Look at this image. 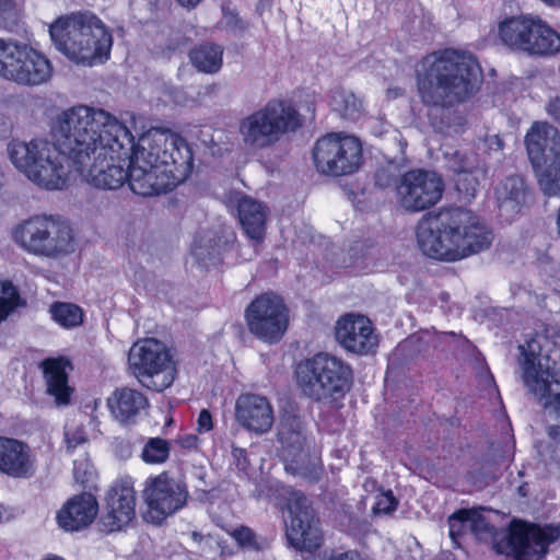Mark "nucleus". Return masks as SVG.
I'll list each match as a JSON object with an SVG mask.
<instances>
[{"label":"nucleus","mask_w":560,"mask_h":560,"mask_svg":"<svg viewBox=\"0 0 560 560\" xmlns=\"http://www.w3.org/2000/svg\"><path fill=\"white\" fill-rule=\"evenodd\" d=\"M54 143L35 138L13 139L8 154L31 183L46 190L67 186L70 165L90 185L116 190L128 183L140 196L166 192L192 170V153L176 133L151 129L137 145L130 130L114 115L88 105L61 112L52 127Z\"/></svg>","instance_id":"f257e3e1"},{"label":"nucleus","mask_w":560,"mask_h":560,"mask_svg":"<svg viewBox=\"0 0 560 560\" xmlns=\"http://www.w3.org/2000/svg\"><path fill=\"white\" fill-rule=\"evenodd\" d=\"M418 93L422 103L433 107H453L471 98L480 88L482 72L468 52L444 49L421 59L416 68Z\"/></svg>","instance_id":"f03ea898"},{"label":"nucleus","mask_w":560,"mask_h":560,"mask_svg":"<svg viewBox=\"0 0 560 560\" xmlns=\"http://www.w3.org/2000/svg\"><path fill=\"white\" fill-rule=\"evenodd\" d=\"M417 238L425 256L457 261L489 248L493 234L471 211L452 208L422 220Z\"/></svg>","instance_id":"7ed1b4c3"},{"label":"nucleus","mask_w":560,"mask_h":560,"mask_svg":"<svg viewBox=\"0 0 560 560\" xmlns=\"http://www.w3.org/2000/svg\"><path fill=\"white\" fill-rule=\"evenodd\" d=\"M550 341L542 336L521 346L523 381L540 402L548 436L560 443V332Z\"/></svg>","instance_id":"20e7f679"},{"label":"nucleus","mask_w":560,"mask_h":560,"mask_svg":"<svg viewBox=\"0 0 560 560\" xmlns=\"http://www.w3.org/2000/svg\"><path fill=\"white\" fill-rule=\"evenodd\" d=\"M56 48L78 65L92 66L109 57L113 36L91 12H77L56 20L49 26Z\"/></svg>","instance_id":"39448f33"},{"label":"nucleus","mask_w":560,"mask_h":560,"mask_svg":"<svg viewBox=\"0 0 560 560\" xmlns=\"http://www.w3.org/2000/svg\"><path fill=\"white\" fill-rule=\"evenodd\" d=\"M469 520V530L478 540L491 542L498 553L512 555L516 560H540L559 537L557 527H540L521 521H514L510 528L495 529L479 510H470Z\"/></svg>","instance_id":"423d86ee"},{"label":"nucleus","mask_w":560,"mask_h":560,"mask_svg":"<svg viewBox=\"0 0 560 560\" xmlns=\"http://www.w3.org/2000/svg\"><path fill=\"white\" fill-rule=\"evenodd\" d=\"M300 126V114L290 102L271 100L240 120L238 135L245 148L264 150Z\"/></svg>","instance_id":"0eeeda50"},{"label":"nucleus","mask_w":560,"mask_h":560,"mask_svg":"<svg viewBox=\"0 0 560 560\" xmlns=\"http://www.w3.org/2000/svg\"><path fill=\"white\" fill-rule=\"evenodd\" d=\"M295 374L302 393L315 401L341 398L352 384L350 365L327 352L301 361Z\"/></svg>","instance_id":"6e6552de"},{"label":"nucleus","mask_w":560,"mask_h":560,"mask_svg":"<svg viewBox=\"0 0 560 560\" xmlns=\"http://www.w3.org/2000/svg\"><path fill=\"white\" fill-rule=\"evenodd\" d=\"M13 242L25 253L55 259L74 250L70 225L52 215H34L12 228Z\"/></svg>","instance_id":"1a4fd4ad"},{"label":"nucleus","mask_w":560,"mask_h":560,"mask_svg":"<svg viewBox=\"0 0 560 560\" xmlns=\"http://www.w3.org/2000/svg\"><path fill=\"white\" fill-rule=\"evenodd\" d=\"M525 142L539 188L548 197L560 195V131L548 122H535Z\"/></svg>","instance_id":"9d476101"},{"label":"nucleus","mask_w":560,"mask_h":560,"mask_svg":"<svg viewBox=\"0 0 560 560\" xmlns=\"http://www.w3.org/2000/svg\"><path fill=\"white\" fill-rule=\"evenodd\" d=\"M132 374L147 387L162 392L176 377V366L168 348L158 339L147 338L132 345L128 353Z\"/></svg>","instance_id":"9b49d317"},{"label":"nucleus","mask_w":560,"mask_h":560,"mask_svg":"<svg viewBox=\"0 0 560 560\" xmlns=\"http://www.w3.org/2000/svg\"><path fill=\"white\" fill-rule=\"evenodd\" d=\"M278 439L285 471L308 482L319 480L323 471L320 459L315 453L311 454L305 429L299 417L285 415L282 418Z\"/></svg>","instance_id":"f8f14e48"},{"label":"nucleus","mask_w":560,"mask_h":560,"mask_svg":"<svg viewBox=\"0 0 560 560\" xmlns=\"http://www.w3.org/2000/svg\"><path fill=\"white\" fill-rule=\"evenodd\" d=\"M313 158L316 170L322 174L350 175L361 166L362 145L353 136L329 133L316 141Z\"/></svg>","instance_id":"ddd939ff"},{"label":"nucleus","mask_w":560,"mask_h":560,"mask_svg":"<svg viewBox=\"0 0 560 560\" xmlns=\"http://www.w3.org/2000/svg\"><path fill=\"white\" fill-rule=\"evenodd\" d=\"M250 334L268 343L278 342L289 324V313L283 300L272 293L256 298L245 311Z\"/></svg>","instance_id":"4468645a"},{"label":"nucleus","mask_w":560,"mask_h":560,"mask_svg":"<svg viewBox=\"0 0 560 560\" xmlns=\"http://www.w3.org/2000/svg\"><path fill=\"white\" fill-rule=\"evenodd\" d=\"M443 188V180L435 172L418 168L404 173L395 189L402 209L420 212L439 202Z\"/></svg>","instance_id":"2eb2a0df"},{"label":"nucleus","mask_w":560,"mask_h":560,"mask_svg":"<svg viewBox=\"0 0 560 560\" xmlns=\"http://www.w3.org/2000/svg\"><path fill=\"white\" fill-rule=\"evenodd\" d=\"M285 510V537L289 545L298 550L317 549L322 544V532L307 498L302 492L291 491Z\"/></svg>","instance_id":"dca6fc26"},{"label":"nucleus","mask_w":560,"mask_h":560,"mask_svg":"<svg viewBox=\"0 0 560 560\" xmlns=\"http://www.w3.org/2000/svg\"><path fill=\"white\" fill-rule=\"evenodd\" d=\"M143 499L147 505L143 518L153 524H161L185 505L187 490L175 479L161 474L147 480Z\"/></svg>","instance_id":"f3484780"},{"label":"nucleus","mask_w":560,"mask_h":560,"mask_svg":"<svg viewBox=\"0 0 560 560\" xmlns=\"http://www.w3.org/2000/svg\"><path fill=\"white\" fill-rule=\"evenodd\" d=\"M136 515L133 482L126 478L117 481L107 493V511L101 516V530L112 533L127 526Z\"/></svg>","instance_id":"a211bd4d"},{"label":"nucleus","mask_w":560,"mask_h":560,"mask_svg":"<svg viewBox=\"0 0 560 560\" xmlns=\"http://www.w3.org/2000/svg\"><path fill=\"white\" fill-rule=\"evenodd\" d=\"M336 339L343 349L357 354L374 352L378 345L371 320L363 315L342 316L336 325Z\"/></svg>","instance_id":"6ab92c4d"},{"label":"nucleus","mask_w":560,"mask_h":560,"mask_svg":"<svg viewBox=\"0 0 560 560\" xmlns=\"http://www.w3.org/2000/svg\"><path fill=\"white\" fill-rule=\"evenodd\" d=\"M235 420L246 431L261 435L269 432L275 422L270 400L254 393L241 394L235 401Z\"/></svg>","instance_id":"aec40b11"},{"label":"nucleus","mask_w":560,"mask_h":560,"mask_svg":"<svg viewBox=\"0 0 560 560\" xmlns=\"http://www.w3.org/2000/svg\"><path fill=\"white\" fill-rule=\"evenodd\" d=\"M236 247V233L231 226L221 225L217 231L202 233L195 237L191 255L205 266L224 259Z\"/></svg>","instance_id":"412c9836"},{"label":"nucleus","mask_w":560,"mask_h":560,"mask_svg":"<svg viewBox=\"0 0 560 560\" xmlns=\"http://www.w3.org/2000/svg\"><path fill=\"white\" fill-rule=\"evenodd\" d=\"M231 202L236 208L238 221L244 233L255 244L260 243L266 233L267 207L262 202L242 192H235L231 198Z\"/></svg>","instance_id":"4be33fe9"},{"label":"nucleus","mask_w":560,"mask_h":560,"mask_svg":"<svg viewBox=\"0 0 560 560\" xmlns=\"http://www.w3.org/2000/svg\"><path fill=\"white\" fill-rule=\"evenodd\" d=\"M98 512L96 499L81 493L68 500L57 513V523L66 532H79L93 523Z\"/></svg>","instance_id":"5701e85b"},{"label":"nucleus","mask_w":560,"mask_h":560,"mask_svg":"<svg viewBox=\"0 0 560 560\" xmlns=\"http://www.w3.org/2000/svg\"><path fill=\"white\" fill-rule=\"evenodd\" d=\"M0 471L13 478H27L34 474L28 447L10 438L0 436Z\"/></svg>","instance_id":"b1692460"},{"label":"nucleus","mask_w":560,"mask_h":560,"mask_svg":"<svg viewBox=\"0 0 560 560\" xmlns=\"http://www.w3.org/2000/svg\"><path fill=\"white\" fill-rule=\"evenodd\" d=\"M107 406L119 423L128 424L135 422L141 411L147 408L148 399L136 389L121 387L107 398Z\"/></svg>","instance_id":"393cba45"},{"label":"nucleus","mask_w":560,"mask_h":560,"mask_svg":"<svg viewBox=\"0 0 560 560\" xmlns=\"http://www.w3.org/2000/svg\"><path fill=\"white\" fill-rule=\"evenodd\" d=\"M527 189L521 176H508L495 188V197L501 217L513 219L521 212L527 200Z\"/></svg>","instance_id":"a878e982"},{"label":"nucleus","mask_w":560,"mask_h":560,"mask_svg":"<svg viewBox=\"0 0 560 560\" xmlns=\"http://www.w3.org/2000/svg\"><path fill=\"white\" fill-rule=\"evenodd\" d=\"M536 18L513 16L499 24L501 42L514 50L527 52Z\"/></svg>","instance_id":"bb28decb"},{"label":"nucleus","mask_w":560,"mask_h":560,"mask_svg":"<svg viewBox=\"0 0 560 560\" xmlns=\"http://www.w3.org/2000/svg\"><path fill=\"white\" fill-rule=\"evenodd\" d=\"M26 58L22 59L21 68L14 83L24 86H35L47 82L52 73V66L48 58L33 47H28Z\"/></svg>","instance_id":"cd10ccee"},{"label":"nucleus","mask_w":560,"mask_h":560,"mask_svg":"<svg viewBox=\"0 0 560 560\" xmlns=\"http://www.w3.org/2000/svg\"><path fill=\"white\" fill-rule=\"evenodd\" d=\"M47 392L55 397L58 406L68 405L71 388L68 386L66 361L62 359H47L43 362Z\"/></svg>","instance_id":"c85d7f7f"},{"label":"nucleus","mask_w":560,"mask_h":560,"mask_svg":"<svg viewBox=\"0 0 560 560\" xmlns=\"http://www.w3.org/2000/svg\"><path fill=\"white\" fill-rule=\"evenodd\" d=\"M527 54L552 56L560 52V34L540 19L535 20Z\"/></svg>","instance_id":"c756f323"},{"label":"nucleus","mask_w":560,"mask_h":560,"mask_svg":"<svg viewBox=\"0 0 560 560\" xmlns=\"http://www.w3.org/2000/svg\"><path fill=\"white\" fill-rule=\"evenodd\" d=\"M189 58L198 71L215 73L223 65V48L210 43L200 44L190 50Z\"/></svg>","instance_id":"7c9ffc66"},{"label":"nucleus","mask_w":560,"mask_h":560,"mask_svg":"<svg viewBox=\"0 0 560 560\" xmlns=\"http://www.w3.org/2000/svg\"><path fill=\"white\" fill-rule=\"evenodd\" d=\"M332 110L349 119L357 118L362 110V102L350 90L337 86L331 90L330 102Z\"/></svg>","instance_id":"2f4dec72"},{"label":"nucleus","mask_w":560,"mask_h":560,"mask_svg":"<svg viewBox=\"0 0 560 560\" xmlns=\"http://www.w3.org/2000/svg\"><path fill=\"white\" fill-rule=\"evenodd\" d=\"M50 314L54 320L65 328L75 327L83 320L81 308L71 303H54L50 306Z\"/></svg>","instance_id":"473e14b6"},{"label":"nucleus","mask_w":560,"mask_h":560,"mask_svg":"<svg viewBox=\"0 0 560 560\" xmlns=\"http://www.w3.org/2000/svg\"><path fill=\"white\" fill-rule=\"evenodd\" d=\"M448 168L455 174L463 172H471L481 165L478 155L471 151L454 150L453 152H445Z\"/></svg>","instance_id":"72a5a7b5"},{"label":"nucleus","mask_w":560,"mask_h":560,"mask_svg":"<svg viewBox=\"0 0 560 560\" xmlns=\"http://www.w3.org/2000/svg\"><path fill=\"white\" fill-rule=\"evenodd\" d=\"M28 47L30 45L14 39L7 62L1 67L0 78L14 82L18 71L22 69L20 66L23 63L22 59L26 58Z\"/></svg>","instance_id":"f704fd0d"},{"label":"nucleus","mask_w":560,"mask_h":560,"mask_svg":"<svg viewBox=\"0 0 560 560\" xmlns=\"http://www.w3.org/2000/svg\"><path fill=\"white\" fill-rule=\"evenodd\" d=\"M486 171L480 166L471 172L456 174L455 186L463 194L464 198L470 200L475 197L480 180L485 177Z\"/></svg>","instance_id":"c9c22d12"},{"label":"nucleus","mask_w":560,"mask_h":560,"mask_svg":"<svg viewBox=\"0 0 560 560\" xmlns=\"http://www.w3.org/2000/svg\"><path fill=\"white\" fill-rule=\"evenodd\" d=\"M170 443L161 438H150L143 446L141 457L148 464H162L170 456Z\"/></svg>","instance_id":"e433bc0d"},{"label":"nucleus","mask_w":560,"mask_h":560,"mask_svg":"<svg viewBox=\"0 0 560 560\" xmlns=\"http://www.w3.org/2000/svg\"><path fill=\"white\" fill-rule=\"evenodd\" d=\"M20 303V295L16 288L10 281L0 280V322Z\"/></svg>","instance_id":"4c0bfd02"},{"label":"nucleus","mask_w":560,"mask_h":560,"mask_svg":"<svg viewBox=\"0 0 560 560\" xmlns=\"http://www.w3.org/2000/svg\"><path fill=\"white\" fill-rule=\"evenodd\" d=\"M470 510H459L448 517L450 536L456 539L467 529L470 523Z\"/></svg>","instance_id":"58836bf2"},{"label":"nucleus","mask_w":560,"mask_h":560,"mask_svg":"<svg viewBox=\"0 0 560 560\" xmlns=\"http://www.w3.org/2000/svg\"><path fill=\"white\" fill-rule=\"evenodd\" d=\"M396 498L393 495L392 491H386L376 497L373 512L374 514H390L396 510Z\"/></svg>","instance_id":"ea45409f"},{"label":"nucleus","mask_w":560,"mask_h":560,"mask_svg":"<svg viewBox=\"0 0 560 560\" xmlns=\"http://www.w3.org/2000/svg\"><path fill=\"white\" fill-rule=\"evenodd\" d=\"M233 538L237 541V544L247 549L257 550L259 549V545L256 540V536L253 530L248 527L242 526L232 532Z\"/></svg>","instance_id":"a19ab883"},{"label":"nucleus","mask_w":560,"mask_h":560,"mask_svg":"<svg viewBox=\"0 0 560 560\" xmlns=\"http://www.w3.org/2000/svg\"><path fill=\"white\" fill-rule=\"evenodd\" d=\"M65 436L68 452H71L75 450L78 446L86 443V436L81 429H75L73 431L67 429Z\"/></svg>","instance_id":"79ce46f5"},{"label":"nucleus","mask_w":560,"mask_h":560,"mask_svg":"<svg viewBox=\"0 0 560 560\" xmlns=\"http://www.w3.org/2000/svg\"><path fill=\"white\" fill-rule=\"evenodd\" d=\"M213 422L211 413L207 409H202L199 412L198 419H197V431L199 433H206L212 430Z\"/></svg>","instance_id":"37998d69"},{"label":"nucleus","mask_w":560,"mask_h":560,"mask_svg":"<svg viewBox=\"0 0 560 560\" xmlns=\"http://www.w3.org/2000/svg\"><path fill=\"white\" fill-rule=\"evenodd\" d=\"M547 112L560 125V94L549 101Z\"/></svg>","instance_id":"c03bdc74"},{"label":"nucleus","mask_w":560,"mask_h":560,"mask_svg":"<svg viewBox=\"0 0 560 560\" xmlns=\"http://www.w3.org/2000/svg\"><path fill=\"white\" fill-rule=\"evenodd\" d=\"M485 144L487 145L489 151H501L503 148L502 139L498 135L487 136L485 139Z\"/></svg>","instance_id":"a18cd8bd"},{"label":"nucleus","mask_w":560,"mask_h":560,"mask_svg":"<svg viewBox=\"0 0 560 560\" xmlns=\"http://www.w3.org/2000/svg\"><path fill=\"white\" fill-rule=\"evenodd\" d=\"M180 446L185 448H194L197 446L198 438L194 434H187L178 439Z\"/></svg>","instance_id":"49530a36"},{"label":"nucleus","mask_w":560,"mask_h":560,"mask_svg":"<svg viewBox=\"0 0 560 560\" xmlns=\"http://www.w3.org/2000/svg\"><path fill=\"white\" fill-rule=\"evenodd\" d=\"M13 9V0H0V19L8 16Z\"/></svg>","instance_id":"de8ad7c7"},{"label":"nucleus","mask_w":560,"mask_h":560,"mask_svg":"<svg viewBox=\"0 0 560 560\" xmlns=\"http://www.w3.org/2000/svg\"><path fill=\"white\" fill-rule=\"evenodd\" d=\"M329 560H363L355 551H348L331 557Z\"/></svg>","instance_id":"09e8293b"},{"label":"nucleus","mask_w":560,"mask_h":560,"mask_svg":"<svg viewBox=\"0 0 560 560\" xmlns=\"http://www.w3.org/2000/svg\"><path fill=\"white\" fill-rule=\"evenodd\" d=\"M182 7L187 9L196 8L202 0H176Z\"/></svg>","instance_id":"8fccbe9b"},{"label":"nucleus","mask_w":560,"mask_h":560,"mask_svg":"<svg viewBox=\"0 0 560 560\" xmlns=\"http://www.w3.org/2000/svg\"><path fill=\"white\" fill-rule=\"evenodd\" d=\"M257 254L256 246L249 249V253H240L238 257L243 260H250Z\"/></svg>","instance_id":"3c124183"},{"label":"nucleus","mask_w":560,"mask_h":560,"mask_svg":"<svg viewBox=\"0 0 560 560\" xmlns=\"http://www.w3.org/2000/svg\"><path fill=\"white\" fill-rule=\"evenodd\" d=\"M376 183L381 186H386L388 185V182L384 180L383 179V171L382 172H378L377 175H376Z\"/></svg>","instance_id":"603ef678"},{"label":"nucleus","mask_w":560,"mask_h":560,"mask_svg":"<svg viewBox=\"0 0 560 560\" xmlns=\"http://www.w3.org/2000/svg\"><path fill=\"white\" fill-rule=\"evenodd\" d=\"M77 463L78 462L74 460V477H75L77 481L83 482L84 480H83V477L80 475V471H79V469L77 467Z\"/></svg>","instance_id":"864d4df0"},{"label":"nucleus","mask_w":560,"mask_h":560,"mask_svg":"<svg viewBox=\"0 0 560 560\" xmlns=\"http://www.w3.org/2000/svg\"><path fill=\"white\" fill-rule=\"evenodd\" d=\"M387 93L392 97H397L398 95L401 94V90L396 88V89H393V90H388Z\"/></svg>","instance_id":"5fc2aeb1"},{"label":"nucleus","mask_w":560,"mask_h":560,"mask_svg":"<svg viewBox=\"0 0 560 560\" xmlns=\"http://www.w3.org/2000/svg\"><path fill=\"white\" fill-rule=\"evenodd\" d=\"M43 560H65V559L59 556L52 555V556H48L47 558H45Z\"/></svg>","instance_id":"6e6d98bb"}]
</instances>
